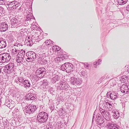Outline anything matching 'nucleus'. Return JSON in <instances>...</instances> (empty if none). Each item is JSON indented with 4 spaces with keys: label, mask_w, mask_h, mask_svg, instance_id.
<instances>
[{
    "label": "nucleus",
    "mask_w": 129,
    "mask_h": 129,
    "mask_svg": "<svg viewBox=\"0 0 129 129\" xmlns=\"http://www.w3.org/2000/svg\"><path fill=\"white\" fill-rule=\"evenodd\" d=\"M48 115L44 112H40L37 117V119L40 122H42L46 121L48 119Z\"/></svg>",
    "instance_id": "f257e3e1"
},
{
    "label": "nucleus",
    "mask_w": 129,
    "mask_h": 129,
    "mask_svg": "<svg viewBox=\"0 0 129 129\" xmlns=\"http://www.w3.org/2000/svg\"><path fill=\"white\" fill-rule=\"evenodd\" d=\"M11 58V57L8 53H3L0 55V62H8Z\"/></svg>",
    "instance_id": "f03ea898"
},
{
    "label": "nucleus",
    "mask_w": 129,
    "mask_h": 129,
    "mask_svg": "<svg viewBox=\"0 0 129 129\" xmlns=\"http://www.w3.org/2000/svg\"><path fill=\"white\" fill-rule=\"evenodd\" d=\"M64 67V69L66 70V71H67L68 72H71L73 71L72 67L70 65L69 63H65L64 65H62L61 66V67Z\"/></svg>",
    "instance_id": "7ed1b4c3"
},
{
    "label": "nucleus",
    "mask_w": 129,
    "mask_h": 129,
    "mask_svg": "<svg viewBox=\"0 0 129 129\" xmlns=\"http://www.w3.org/2000/svg\"><path fill=\"white\" fill-rule=\"evenodd\" d=\"M26 55L28 56H29L33 60L35 59L36 58V54L35 53L31 51L27 52L26 53Z\"/></svg>",
    "instance_id": "20e7f679"
},
{
    "label": "nucleus",
    "mask_w": 129,
    "mask_h": 129,
    "mask_svg": "<svg viewBox=\"0 0 129 129\" xmlns=\"http://www.w3.org/2000/svg\"><path fill=\"white\" fill-rule=\"evenodd\" d=\"M1 28L4 31H6L8 29V25L5 22H2L0 25Z\"/></svg>",
    "instance_id": "39448f33"
},
{
    "label": "nucleus",
    "mask_w": 129,
    "mask_h": 129,
    "mask_svg": "<svg viewBox=\"0 0 129 129\" xmlns=\"http://www.w3.org/2000/svg\"><path fill=\"white\" fill-rule=\"evenodd\" d=\"M16 2H13L10 3L8 5V9L9 10H11L14 9V7L16 6L15 3Z\"/></svg>",
    "instance_id": "423d86ee"
},
{
    "label": "nucleus",
    "mask_w": 129,
    "mask_h": 129,
    "mask_svg": "<svg viewBox=\"0 0 129 129\" xmlns=\"http://www.w3.org/2000/svg\"><path fill=\"white\" fill-rule=\"evenodd\" d=\"M6 43L4 39L2 38H0V48H2L6 47Z\"/></svg>",
    "instance_id": "0eeeda50"
},
{
    "label": "nucleus",
    "mask_w": 129,
    "mask_h": 129,
    "mask_svg": "<svg viewBox=\"0 0 129 129\" xmlns=\"http://www.w3.org/2000/svg\"><path fill=\"white\" fill-rule=\"evenodd\" d=\"M25 99L27 100H33L35 99V98L33 96V94H28L25 96Z\"/></svg>",
    "instance_id": "6e6552de"
},
{
    "label": "nucleus",
    "mask_w": 129,
    "mask_h": 129,
    "mask_svg": "<svg viewBox=\"0 0 129 129\" xmlns=\"http://www.w3.org/2000/svg\"><path fill=\"white\" fill-rule=\"evenodd\" d=\"M127 89H128L127 86L125 84H123L121 86L120 90L122 92L125 93V91L126 92V91H127Z\"/></svg>",
    "instance_id": "1a4fd4ad"
},
{
    "label": "nucleus",
    "mask_w": 129,
    "mask_h": 129,
    "mask_svg": "<svg viewBox=\"0 0 129 129\" xmlns=\"http://www.w3.org/2000/svg\"><path fill=\"white\" fill-rule=\"evenodd\" d=\"M45 69L44 68H39L37 70L36 73H38V74H44L45 72Z\"/></svg>",
    "instance_id": "9d476101"
},
{
    "label": "nucleus",
    "mask_w": 129,
    "mask_h": 129,
    "mask_svg": "<svg viewBox=\"0 0 129 129\" xmlns=\"http://www.w3.org/2000/svg\"><path fill=\"white\" fill-rule=\"evenodd\" d=\"M73 79L74 81L73 82L74 84L75 83L77 85H80L81 83V81L79 79H77L75 78H73Z\"/></svg>",
    "instance_id": "9b49d317"
},
{
    "label": "nucleus",
    "mask_w": 129,
    "mask_h": 129,
    "mask_svg": "<svg viewBox=\"0 0 129 129\" xmlns=\"http://www.w3.org/2000/svg\"><path fill=\"white\" fill-rule=\"evenodd\" d=\"M110 97L112 99L114 100L117 97L116 93L113 91L112 92L110 95Z\"/></svg>",
    "instance_id": "f8f14e48"
},
{
    "label": "nucleus",
    "mask_w": 129,
    "mask_h": 129,
    "mask_svg": "<svg viewBox=\"0 0 129 129\" xmlns=\"http://www.w3.org/2000/svg\"><path fill=\"white\" fill-rule=\"evenodd\" d=\"M25 87H29L30 84L29 81L27 80H25L23 81V83Z\"/></svg>",
    "instance_id": "ddd939ff"
},
{
    "label": "nucleus",
    "mask_w": 129,
    "mask_h": 129,
    "mask_svg": "<svg viewBox=\"0 0 129 129\" xmlns=\"http://www.w3.org/2000/svg\"><path fill=\"white\" fill-rule=\"evenodd\" d=\"M17 50H16L15 47H13V49H12L11 53V54L13 56H14L15 54L17 52Z\"/></svg>",
    "instance_id": "4468645a"
},
{
    "label": "nucleus",
    "mask_w": 129,
    "mask_h": 129,
    "mask_svg": "<svg viewBox=\"0 0 129 129\" xmlns=\"http://www.w3.org/2000/svg\"><path fill=\"white\" fill-rule=\"evenodd\" d=\"M60 49L59 47L56 45L52 47V50L55 52L57 51L60 50Z\"/></svg>",
    "instance_id": "2eb2a0df"
},
{
    "label": "nucleus",
    "mask_w": 129,
    "mask_h": 129,
    "mask_svg": "<svg viewBox=\"0 0 129 129\" xmlns=\"http://www.w3.org/2000/svg\"><path fill=\"white\" fill-rule=\"evenodd\" d=\"M29 107V109H30L32 113L34 112L37 109L36 107V106H30Z\"/></svg>",
    "instance_id": "dca6fc26"
},
{
    "label": "nucleus",
    "mask_w": 129,
    "mask_h": 129,
    "mask_svg": "<svg viewBox=\"0 0 129 129\" xmlns=\"http://www.w3.org/2000/svg\"><path fill=\"white\" fill-rule=\"evenodd\" d=\"M113 124L111 123H107L106 127L108 129H111Z\"/></svg>",
    "instance_id": "f3484780"
},
{
    "label": "nucleus",
    "mask_w": 129,
    "mask_h": 129,
    "mask_svg": "<svg viewBox=\"0 0 129 129\" xmlns=\"http://www.w3.org/2000/svg\"><path fill=\"white\" fill-rule=\"evenodd\" d=\"M23 59V58L22 56L19 57L16 60V61L18 63H20L22 61Z\"/></svg>",
    "instance_id": "a211bd4d"
},
{
    "label": "nucleus",
    "mask_w": 129,
    "mask_h": 129,
    "mask_svg": "<svg viewBox=\"0 0 129 129\" xmlns=\"http://www.w3.org/2000/svg\"><path fill=\"white\" fill-rule=\"evenodd\" d=\"M44 74H38V73H36V76L37 77L41 78L44 76Z\"/></svg>",
    "instance_id": "6ab92c4d"
},
{
    "label": "nucleus",
    "mask_w": 129,
    "mask_h": 129,
    "mask_svg": "<svg viewBox=\"0 0 129 129\" xmlns=\"http://www.w3.org/2000/svg\"><path fill=\"white\" fill-rule=\"evenodd\" d=\"M104 120L102 118H101L99 120H98V122L99 124H102L104 122Z\"/></svg>",
    "instance_id": "aec40b11"
},
{
    "label": "nucleus",
    "mask_w": 129,
    "mask_h": 129,
    "mask_svg": "<svg viewBox=\"0 0 129 129\" xmlns=\"http://www.w3.org/2000/svg\"><path fill=\"white\" fill-rule=\"evenodd\" d=\"M12 22H13V24H14L18 23V21L16 18H13L12 19Z\"/></svg>",
    "instance_id": "412c9836"
},
{
    "label": "nucleus",
    "mask_w": 129,
    "mask_h": 129,
    "mask_svg": "<svg viewBox=\"0 0 129 129\" xmlns=\"http://www.w3.org/2000/svg\"><path fill=\"white\" fill-rule=\"evenodd\" d=\"M118 126L116 124H114L111 129H118Z\"/></svg>",
    "instance_id": "4be33fe9"
},
{
    "label": "nucleus",
    "mask_w": 129,
    "mask_h": 129,
    "mask_svg": "<svg viewBox=\"0 0 129 129\" xmlns=\"http://www.w3.org/2000/svg\"><path fill=\"white\" fill-rule=\"evenodd\" d=\"M60 59H63L62 57H57L56 58L54 59L55 61L57 62L60 61Z\"/></svg>",
    "instance_id": "5701e85b"
},
{
    "label": "nucleus",
    "mask_w": 129,
    "mask_h": 129,
    "mask_svg": "<svg viewBox=\"0 0 129 129\" xmlns=\"http://www.w3.org/2000/svg\"><path fill=\"white\" fill-rule=\"evenodd\" d=\"M30 107H29L28 108H27L26 110V113H29L30 114L32 113V112L31 110L29 109Z\"/></svg>",
    "instance_id": "b1692460"
},
{
    "label": "nucleus",
    "mask_w": 129,
    "mask_h": 129,
    "mask_svg": "<svg viewBox=\"0 0 129 129\" xmlns=\"http://www.w3.org/2000/svg\"><path fill=\"white\" fill-rule=\"evenodd\" d=\"M25 41L26 42L27 41L29 43L30 42V41H31V38L30 37H28L27 38H26Z\"/></svg>",
    "instance_id": "393cba45"
},
{
    "label": "nucleus",
    "mask_w": 129,
    "mask_h": 129,
    "mask_svg": "<svg viewBox=\"0 0 129 129\" xmlns=\"http://www.w3.org/2000/svg\"><path fill=\"white\" fill-rule=\"evenodd\" d=\"M23 80V78L22 77H19L18 78V80L20 82H22Z\"/></svg>",
    "instance_id": "a878e982"
},
{
    "label": "nucleus",
    "mask_w": 129,
    "mask_h": 129,
    "mask_svg": "<svg viewBox=\"0 0 129 129\" xmlns=\"http://www.w3.org/2000/svg\"><path fill=\"white\" fill-rule=\"evenodd\" d=\"M26 60L27 61L29 62L33 61V60L31 58L29 57V56H28V57L26 59Z\"/></svg>",
    "instance_id": "bb28decb"
},
{
    "label": "nucleus",
    "mask_w": 129,
    "mask_h": 129,
    "mask_svg": "<svg viewBox=\"0 0 129 129\" xmlns=\"http://www.w3.org/2000/svg\"><path fill=\"white\" fill-rule=\"evenodd\" d=\"M24 52L23 50H21V51L19 52L18 54L20 56H22L23 55V52Z\"/></svg>",
    "instance_id": "cd10ccee"
},
{
    "label": "nucleus",
    "mask_w": 129,
    "mask_h": 129,
    "mask_svg": "<svg viewBox=\"0 0 129 129\" xmlns=\"http://www.w3.org/2000/svg\"><path fill=\"white\" fill-rule=\"evenodd\" d=\"M127 0H121V1H120V3L123 4H125L127 2Z\"/></svg>",
    "instance_id": "c85d7f7f"
},
{
    "label": "nucleus",
    "mask_w": 129,
    "mask_h": 129,
    "mask_svg": "<svg viewBox=\"0 0 129 129\" xmlns=\"http://www.w3.org/2000/svg\"><path fill=\"white\" fill-rule=\"evenodd\" d=\"M51 40H47L46 41V42H45V43H46V44H47V45H49L50 44V43Z\"/></svg>",
    "instance_id": "c756f323"
},
{
    "label": "nucleus",
    "mask_w": 129,
    "mask_h": 129,
    "mask_svg": "<svg viewBox=\"0 0 129 129\" xmlns=\"http://www.w3.org/2000/svg\"><path fill=\"white\" fill-rule=\"evenodd\" d=\"M4 9L3 7L0 6V13L3 12Z\"/></svg>",
    "instance_id": "7c9ffc66"
},
{
    "label": "nucleus",
    "mask_w": 129,
    "mask_h": 129,
    "mask_svg": "<svg viewBox=\"0 0 129 129\" xmlns=\"http://www.w3.org/2000/svg\"><path fill=\"white\" fill-rule=\"evenodd\" d=\"M99 64V63H98L96 61H95L94 63V67H95L96 68V66H95V65L96 66L97 65H98Z\"/></svg>",
    "instance_id": "2f4dec72"
},
{
    "label": "nucleus",
    "mask_w": 129,
    "mask_h": 129,
    "mask_svg": "<svg viewBox=\"0 0 129 129\" xmlns=\"http://www.w3.org/2000/svg\"><path fill=\"white\" fill-rule=\"evenodd\" d=\"M101 113L103 114V115H104V114H106V112L104 110H103L101 112Z\"/></svg>",
    "instance_id": "473e14b6"
},
{
    "label": "nucleus",
    "mask_w": 129,
    "mask_h": 129,
    "mask_svg": "<svg viewBox=\"0 0 129 129\" xmlns=\"http://www.w3.org/2000/svg\"><path fill=\"white\" fill-rule=\"evenodd\" d=\"M31 19L30 18H28V16H27L26 17V20H29Z\"/></svg>",
    "instance_id": "72a5a7b5"
},
{
    "label": "nucleus",
    "mask_w": 129,
    "mask_h": 129,
    "mask_svg": "<svg viewBox=\"0 0 129 129\" xmlns=\"http://www.w3.org/2000/svg\"><path fill=\"white\" fill-rule=\"evenodd\" d=\"M127 91H126V93H127V92H129V85L127 86Z\"/></svg>",
    "instance_id": "f704fd0d"
},
{
    "label": "nucleus",
    "mask_w": 129,
    "mask_h": 129,
    "mask_svg": "<svg viewBox=\"0 0 129 129\" xmlns=\"http://www.w3.org/2000/svg\"><path fill=\"white\" fill-rule=\"evenodd\" d=\"M104 115V116L105 117V118H107V115H106L105 114H104V115Z\"/></svg>",
    "instance_id": "c9c22d12"
},
{
    "label": "nucleus",
    "mask_w": 129,
    "mask_h": 129,
    "mask_svg": "<svg viewBox=\"0 0 129 129\" xmlns=\"http://www.w3.org/2000/svg\"><path fill=\"white\" fill-rule=\"evenodd\" d=\"M60 54L61 55H60L61 56H63V55H64V54Z\"/></svg>",
    "instance_id": "e433bc0d"
},
{
    "label": "nucleus",
    "mask_w": 129,
    "mask_h": 129,
    "mask_svg": "<svg viewBox=\"0 0 129 129\" xmlns=\"http://www.w3.org/2000/svg\"><path fill=\"white\" fill-rule=\"evenodd\" d=\"M63 85V83H61L60 84V85H61V86H62Z\"/></svg>",
    "instance_id": "4c0bfd02"
},
{
    "label": "nucleus",
    "mask_w": 129,
    "mask_h": 129,
    "mask_svg": "<svg viewBox=\"0 0 129 129\" xmlns=\"http://www.w3.org/2000/svg\"><path fill=\"white\" fill-rule=\"evenodd\" d=\"M50 42H51L50 43V44H52L53 43V41H50Z\"/></svg>",
    "instance_id": "58836bf2"
},
{
    "label": "nucleus",
    "mask_w": 129,
    "mask_h": 129,
    "mask_svg": "<svg viewBox=\"0 0 129 129\" xmlns=\"http://www.w3.org/2000/svg\"><path fill=\"white\" fill-rule=\"evenodd\" d=\"M66 89V88H64V89Z\"/></svg>",
    "instance_id": "ea45409f"
},
{
    "label": "nucleus",
    "mask_w": 129,
    "mask_h": 129,
    "mask_svg": "<svg viewBox=\"0 0 129 129\" xmlns=\"http://www.w3.org/2000/svg\"><path fill=\"white\" fill-rule=\"evenodd\" d=\"M119 0V1H121V0Z\"/></svg>",
    "instance_id": "a19ab883"
}]
</instances>
